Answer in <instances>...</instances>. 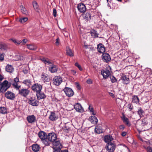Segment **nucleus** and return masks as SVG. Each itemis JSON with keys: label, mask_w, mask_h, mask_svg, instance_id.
<instances>
[{"label": "nucleus", "mask_w": 152, "mask_h": 152, "mask_svg": "<svg viewBox=\"0 0 152 152\" xmlns=\"http://www.w3.org/2000/svg\"><path fill=\"white\" fill-rule=\"evenodd\" d=\"M57 139L56 135L53 132L50 133L47 135L46 142H58V141H56Z\"/></svg>", "instance_id": "f257e3e1"}, {"label": "nucleus", "mask_w": 152, "mask_h": 152, "mask_svg": "<svg viewBox=\"0 0 152 152\" xmlns=\"http://www.w3.org/2000/svg\"><path fill=\"white\" fill-rule=\"evenodd\" d=\"M42 88V85L38 83H35L31 86V89L34 92L36 93L39 92H41Z\"/></svg>", "instance_id": "f03ea898"}, {"label": "nucleus", "mask_w": 152, "mask_h": 152, "mask_svg": "<svg viewBox=\"0 0 152 152\" xmlns=\"http://www.w3.org/2000/svg\"><path fill=\"white\" fill-rule=\"evenodd\" d=\"M18 90L19 91L18 94L24 97H26L30 92V91L28 89V88H23L20 89H19Z\"/></svg>", "instance_id": "7ed1b4c3"}, {"label": "nucleus", "mask_w": 152, "mask_h": 152, "mask_svg": "<svg viewBox=\"0 0 152 152\" xmlns=\"http://www.w3.org/2000/svg\"><path fill=\"white\" fill-rule=\"evenodd\" d=\"M46 145H50L53 149H61L62 145L61 143H45Z\"/></svg>", "instance_id": "20e7f679"}, {"label": "nucleus", "mask_w": 152, "mask_h": 152, "mask_svg": "<svg viewBox=\"0 0 152 152\" xmlns=\"http://www.w3.org/2000/svg\"><path fill=\"white\" fill-rule=\"evenodd\" d=\"M8 83V81L5 80L1 84L0 92H4L8 89L10 87Z\"/></svg>", "instance_id": "39448f33"}, {"label": "nucleus", "mask_w": 152, "mask_h": 152, "mask_svg": "<svg viewBox=\"0 0 152 152\" xmlns=\"http://www.w3.org/2000/svg\"><path fill=\"white\" fill-rule=\"evenodd\" d=\"M105 148L109 152H113L115 149V145L114 143H107Z\"/></svg>", "instance_id": "423d86ee"}, {"label": "nucleus", "mask_w": 152, "mask_h": 152, "mask_svg": "<svg viewBox=\"0 0 152 152\" xmlns=\"http://www.w3.org/2000/svg\"><path fill=\"white\" fill-rule=\"evenodd\" d=\"M53 81L54 85L58 86L62 82V79L60 76H56L53 78Z\"/></svg>", "instance_id": "0eeeda50"}, {"label": "nucleus", "mask_w": 152, "mask_h": 152, "mask_svg": "<svg viewBox=\"0 0 152 152\" xmlns=\"http://www.w3.org/2000/svg\"><path fill=\"white\" fill-rule=\"evenodd\" d=\"M19 82V78L16 77L15 78L14 80L11 81L12 85L13 87L16 89V90H19L21 86L18 85V83Z\"/></svg>", "instance_id": "6e6552de"}, {"label": "nucleus", "mask_w": 152, "mask_h": 152, "mask_svg": "<svg viewBox=\"0 0 152 152\" xmlns=\"http://www.w3.org/2000/svg\"><path fill=\"white\" fill-rule=\"evenodd\" d=\"M28 103L33 106H37L39 105V101L34 97H31L28 99Z\"/></svg>", "instance_id": "1a4fd4ad"}, {"label": "nucleus", "mask_w": 152, "mask_h": 152, "mask_svg": "<svg viewBox=\"0 0 152 152\" xmlns=\"http://www.w3.org/2000/svg\"><path fill=\"white\" fill-rule=\"evenodd\" d=\"M63 90L66 95L69 97H71L74 95V92L70 88L66 87Z\"/></svg>", "instance_id": "9d476101"}, {"label": "nucleus", "mask_w": 152, "mask_h": 152, "mask_svg": "<svg viewBox=\"0 0 152 152\" xmlns=\"http://www.w3.org/2000/svg\"><path fill=\"white\" fill-rule=\"evenodd\" d=\"M83 20L86 22L89 21L91 19V15L90 12H87L82 15Z\"/></svg>", "instance_id": "9b49d317"}, {"label": "nucleus", "mask_w": 152, "mask_h": 152, "mask_svg": "<svg viewBox=\"0 0 152 152\" xmlns=\"http://www.w3.org/2000/svg\"><path fill=\"white\" fill-rule=\"evenodd\" d=\"M58 67L57 65L54 64L53 63L48 67L49 71L51 73L56 72L58 70Z\"/></svg>", "instance_id": "f8f14e48"}, {"label": "nucleus", "mask_w": 152, "mask_h": 152, "mask_svg": "<svg viewBox=\"0 0 152 152\" xmlns=\"http://www.w3.org/2000/svg\"><path fill=\"white\" fill-rule=\"evenodd\" d=\"M101 74L103 76L104 78L106 79L110 75V71L107 69H102L101 71Z\"/></svg>", "instance_id": "ddd939ff"}, {"label": "nucleus", "mask_w": 152, "mask_h": 152, "mask_svg": "<svg viewBox=\"0 0 152 152\" xmlns=\"http://www.w3.org/2000/svg\"><path fill=\"white\" fill-rule=\"evenodd\" d=\"M38 135L42 141L43 140L46 142L47 135L46 133L41 131L39 132Z\"/></svg>", "instance_id": "4468645a"}, {"label": "nucleus", "mask_w": 152, "mask_h": 152, "mask_svg": "<svg viewBox=\"0 0 152 152\" xmlns=\"http://www.w3.org/2000/svg\"><path fill=\"white\" fill-rule=\"evenodd\" d=\"M77 8L78 10L81 13H84L86 10V7L85 5L83 3L79 4L77 6Z\"/></svg>", "instance_id": "2eb2a0df"}, {"label": "nucleus", "mask_w": 152, "mask_h": 152, "mask_svg": "<svg viewBox=\"0 0 152 152\" xmlns=\"http://www.w3.org/2000/svg\"><path fill=\"white\" fill-rule=\"evenodd\" d=\"M102 59L104 62L107 63L110 61L111 58L108 53H105L102 55Z\"/></svg>", "instance_id": "dca6fc26"}, {"label": "nucleus", "mask_w": 152, "mask_h": 152, "mask_svg": "<svg viewBox=\"0 0 152 152\" xmlns=\"http://www.w3.org/2000/svg\"><path fill=\"white\" fill-rule=\"evenodd\" d=\"M32 80L29 79H26L24 80L22 82V83L26 86L28 88H29L31 87Z\"/></svg>", "instance_id": "f3484780"}, {"label": "nucleus", "mask_w": 152, "mask_h": 152, "mask_svg": "<svg viewBox=\"0 0 152 152\" xmlns=\"http://www.w3.org/2000/svg\"><path fill=\"white\" fill-rule=\"evenodd\" d=\"M5 96L8 99H13L15 97V94L11 92L8 91L5 94Z\"/></svg>", "instance_id": "a211bd4d"}, {"label": "nucleus", "mask_w": 152, "mask_h": 152, "mask_svg": "<svg viewBox=\"0 0 152 152\" xmlns=\"http://www.w3.org/2000/svg\"><path fill=\"white\" fill-rule=\"evenodd\" d=\"M121 79L123 83L127 84L129 83L130 80L128 76L126 75H124L121 77Z\"/></svg>", "instance_id": "6ab92c4d"}, {"label": "nucleus", "mask_w": 152, "mask_h": 152, "mask_svg": "<svg viewBox=\"0 0 152 152\" xmlns=\"http://www.w3.org/2000/svg\"><path fill=\"white\" fill-rule=\"evenodd\" d=\"M49 118L51 121H53L56 120L58 118V116L54 112H51Z\"/></svg>", "instance_id": "aec40b11"}, {"label": "nucleus", "mask_w": 152, "mask_h": 152, "mask_svg": "<svg viewBox=\"0 0 152 152\" xmlns=\"http://www.w3.org/2000/svg\"><path fill=\"white\" fill-rule=\"evenodd\" d=\"M74 107L76 110L77 112H82L83 111V109L80 103H76L74 105Z\"/></svg>", "instance_id": "412c9836"}, {"label": "nucleus", "mask_w": 152, "mask_h": 152, "mask_svg": "<svg viewBox=\"0 0 152 152\" xmlns=\"http://www.w3.org/2000/svg\"><path fill=\"white\" fill-rule=\"evenodd\" d=\"M97 49L99 53H103L105 52V48L102 44L100 43L97 45Z\"/></svg>", "instance_id": "4be33fe9"}, {"label": "nucleus", "mask_w": 152, "mask_h": 152, "mask_svg": "<svg viewBox=\"0 0 152 152\" xmlns=\"http://www.w3.org/2000/svg\"><path fill=\"white\" fill-rule=\"evenodd\" d=\"M6 71L10 73H12L14 71V68L13 66L8 64L5 67Z\"/></svg>", "instance_id": "5701e85b"}, {"label": "nucleus", "mask_w": 152, "mask_h": 152, "mask_svg": "<svg viewBox=\"0 0 152 152\" xmlns=\"http://www.w3.org/2000/svg\"><path fill=\"white\" fill-rule=\"evenodd\" d=\"M27 120L29 123H32L35 122L36 118L34 115L28 116Z\"/></svg>", "instance_id": "b1692460"}, {"label": "nucleus", "mask_w": 152, "mask_h": 152, "mask_svg": "<svg viewBox=\"0 0 152 152\" xmlns=\"http://www.w3.org/2000/svg\"><path fill=\"white\" fill-rule=\"evenodd\" d=\"M41 78L44 82H49L50 80V78L48 75L45 73H42L41 75Z\"/></svg>", "instance_id": "393cba45"}, {"label": "nucleus", "mask_w": 152, "mask_h": 152, "mask_svg": "<svg viewBox=\"0 0 152 152\" xmlns=\"http://www.w3.org/2000/svg\"><path fill=\"white\" fill-rule=\"evenodd\" d=\"M89 119L91 123L95 124L97 123L98 120L97 118L95 116L93 115L89 117Z\"/></svg>", "instance_id": "a878e982"}, {"label": "nucleus", "mask_w": 152, "mask_h": 152, "mask_svg": "<svg viewBox=\"0 0 152 152\" xmlns=\"http://www.w3.org/2000/svg\"><path fill=\"white\" fill-rule=\"evenodd\" d=\"M113 140L112 137L110 135H107L104 137V140L105 142H111Z\"/></svg>", "instance_id": "bb28decb"}, {"label": "nucleus", "mask_w": 152, "mask_h": 152, "mask_svg": "<svg viewBox=\"0 0 152 152\" xmlns=\"http://www.w3.org/2000/svg\"><path fill=\"white\" fill-rule=\"evenodd\" d=\"M41 92H39L36 93V95L37 99L38 100H40L44 99L46 97V96L43 93H41Z\"/></svg>", "instance_id": "cd10ccee"}, {"label": "nucleus", "mask_w": 152, "mask_h": 152, "mask_svg": "<svg viewBox=\"0 0 152 152\" xmlns=\"http://www.w3.org/2000/svg\"><path fill=\"white\" fill-rule=\"evenodd\" d=\"M95 131L97 134H100L103 132L102 127L100 125H98L96 126Z\"/></svg>", "instance_id": "c85d7f7f"}, {"label": "nucleus", "mask_w": 152, "mask_h": 152, "mask_svg": "<svg viewBox=\"0 0 152 152\" xmlns=\"http://www.w3.org/2000/svg\"><path fill=\"white\" fill-rule=\"evenodd\" d=\"M121 119L124 123L128 126H130L131 124L129 121V120L128 118L126 117L125 115H123Z\"/></svg>", "instance_id": "c756f323"}, {"label": "nucleus", "mask_w": 152, "mask_h": 152, "mask_svg": "<svg viewBox=\"0 0 152 152\" xmlns=\"http://www.w3.org/2000/svg\"><path fill=\"white\" fill-rule=\"evenodd\" d=\"M66 54L68 55L70 57L74 56V51L70 49L69 47H66Z\"/></svg>", "instance_id": "7c9ffc66"}, {"label": "nucleus", "mask_w": 152, "mask_h": 152, "mask_svg": "<svg viewBox=\"0 0 152 152\" xmlns=\"http://www.w3.org/2000/svg\"><path fill=\"white\" fill-rule=\"evenodd\" d=\"M40 59L45 64H47L50 66L52 64V63L51 62L49 59H46L45 58H40Z\"/></svg>", "instance_id": "2f4dec72"}, {"label": "nucleus", "mask_w": 152, "mask_h": 152, "mask_svg": "<svg viewBox=\"0 0 152 152\" xmlns=\"http://www.w3.org/2000/svg\"><path fill=\"white\" fill-rule=\"evenodd\" d=\"M31 147L32 151L34 152H37L39 150V146L36 143L33 145Z\"/></svg>", "instance_id": "473e14b6"}, {"label": "nucleus", "mask_w": 152, "mask_h": 152, "mask_svg": "<svg viewBox=\"0 0 152 152\" xmlns=\"http://www.w3.org/2000/svg\"><path fill=\"white\" fill-rule=\"evenodd\" d=\"M27 48L29 50H35L37 48V47L34 45L27 44L26 45Z\"/></svg>", "instance_id": "72a5a7b5"}, {"label": "nucleus", "mask_w": 152, "mask_h": 152, "mask_svg": "<svg viewBox=\"0 0 152 152\" xmlns=\"http://www.w3.org/2000/svg\"><path fill=\"white\" fill-rule=\"evenodd\" d=\"M20 7L21 11L23 14L26 15H29V13L28 11L22 5H21Z\"/></svg>", "instance_id": "f704fd0d"}, {"label": "nucleus", "mask_w": 152, "mask_h": 152, "mask_svg": "<svg viewBox=\"0 0 152 152\" xmlns=\"http://www.w3.org/2000/svg\"><path fill=\"white\" fill-rule=\"evenodd\" d=\"M7 48V46L6 44L2 42L0 43V49L1 50H6Z\"/></svg>", "instance_id": "c9c22d12"}, {"label": "nucleus", "mask_w": 152, "mask_h": 152, "mask_svg": "<svg viewBox=\"0 0 152 152\" xmlns=\"http://www.w3.org/2000/svg\"><path fill=\"white\" fill-rule=\"evenodd\" d=\"M90 33L92 37L93 38L98 37V34L97 33V31L94 30H91Z\"/></svg>", "instance_id": "e433bc0d"}, {"label": "nucleus", "mask_w": 152, "mask_h": 152, "mask_svg": "<svg viewBox=\"0 0 152 152\" xmlns=\"http://www.w3.org/2000/svg\"><path fill=\"white\" fill-rule=\"evenodd\" d=\"M139 100L137 96H133L132 102L133 103L137 104L139 103Z\"/></svg>", "instance_id": "4c0bfd02"}, {"label": "nucleus", "mask_w": 152, "mask_h": 152, "mask_svg": "<svg viewBox=\"0 0 152 152\" xmlns=\"http://www.w3.org/2000/svg\"><path fill=\"white\" fill-rule=\"evenodd\" d=\"M7 113V110L5 107H0V113L1 114H6Z\"/></svg>", "instance_id": "58836bf2"}, {"label": "nucleus", "mask_w": 152, "mask_h": 152, "mask_svg": "<svg viewBox=\"0 0 152 152\" xmlns=\"http://www.w3.org/2000/svg\"><path fill=\"white\" fill-rule=\"evenodd\" d=\"M32 5L35 10L37 11H38L39 5L37 2L35 1H33L32 2Z\"/></svg>", "instance_id": "ea45409f"}, {"label": "nucleus", "mask_w": 152, "mask_h": 152, "mask_svg": "<svg viewBox=\"0 0 152 152\" xmlns=\"http://www.w3.org/2000/svg\"><path fill=\"white\" fill-rule=\"evenodd\" d=\"M137 114L140 117H142L143 116L144 112L141 107L139 108V109L137 111Z\"/></svg>", "instance_id": "a19ab883"}, {"label": "nucleus", "mask_w": 152, "mask_h": 152, "mask_svg": "<svg viewBox=\"0 0 152 152\" xmlns=\"http://www.w3.org/2000/svg\"><path fill=\"white\" fill-rule=\"evenodd\" d=\"M88 109L91 114L94 115H96V113L94 112L93 108L92 107H91L90 105L88 107Z\"/></svg>", "instance_id": "79ce46f5"}, {"label": "nucleus", "mask_w": 152, "mask_h": 152, "mask_svg": "<svg viewBox=\"0 0 152 152\" xmlns=\"http://www.w3.org/2000/svg\"><path fill=\"white\" fill-rule=\"evenodd\" d=\"M110 78L111 82L112 83H115L116 82L117 79L113 75H110Z\"/></svg>", "instance_id": "37998d69"}, {"label": "nucleus", "mask_w": 152, "mask_h": 152, "mask_svg": "<svg viewBox=\"0 0 152 152\" xmlns=\"http://www.w3.org/2000/svg\"><path fill=\"white\" fill-rule=\"evenodd\" d=\"M28 20V18H20L19 19V21L20 22L23 23L26 22Z\"/></svg>", "instance_id": "c03bdc74"}, {"label": "nucleus", "mask_w": 152, "mask_h": 152, "mask_svg": "<svg viewBox=\"0 0 152 152\" xmlns=\"http://www.w3.org/2000/svg\"><path fill=\"white\" fill-rule=\"evenodd\" d=\"M11 39L16 45H19L20 44V40H17L15 39Z\"/></svg>", "instance_id": "a18cd8bd"}, {"label": "nucleus", "mask_w": 152, "mask_h": 152, "mask_svg": "<svg viewBox=\"0 0 152 152\" xmlns=\"http://www.w3.org/2000/svg\"><path fill=\"white\" fill-rule=\"evenodd\" d=\"M144 148L148 152H152V148L150 146H148L147 147L144 146Z\"/></svg>", "instance_id": "49530a36"}, {"label": "nucleus", "mask_w": 152, "mask_h": 152, "mask_svg": "<svg viewBox=\"0 0 152 152\" xmlns=\"http://www.w3.org/2000/svg\"><path fill=\"white\" fill-rule=\"evenodd\" d=\"M70 130V128L69 127L65 126L64 128V131L66 133H68L69 132V130Z\"/></svg>", "instance_id": "de8ad7c7"}, {"label": "nucleus", "mask_w": 152, "mask_h": 152, "mask_svg": "<svg viewBox=\"0 0 152 152\" xmlns=\"http://www.w3.org/2000/svg\"><path fill=\"white\" fill-rule=\"evenodd\" d=\"M4 54L3 53H0V61H2L4 59Z\"/></svg>", "instance_id": "09e8293b"}, {"label": "nucleus", "mask_w": 152, "mask_h": 152, "mask_svg": "<svg viewBox=\"0 0 152 152\" xmlns=\"http://www.w3.org/2000/svg\"><path fill=\"white\" fill-rule=\"evenodd\" d=\"M75 65L77 66L80 71H82L83 69L81 67V66L77 62H76L75 64Z\"/></svg>", "instance_id": "8fccbe9b"}, {"label": "nucleus", "mask_w": 152, "mask_h": 152, "mask_svg": "<svg viewBox=\"0 0 152 152\" xmlns=\"http://www.w3.org/2000/svg\"><path fill=\"white\" fill-rule=\"evenodd\" d=\"M133 106L132 104H129L128 105L127 107L129 110L130 111H131L133 108Z\"/></svg>", "instance_id": "3c124183"}, {"label": "nucleus", "mask_w": 152, "mask_h": 152, "mask_svg": "<svg viewBox=\"0 0 152 152\" xmlns=\"http://www.w3.org/2000/svg\"><path fill=\"white\" fill-rule=\"evenodd\" d=\"M140 121L141 122V125L142 126H144L147 124V123L145 119H141L140 120Z\"/></svg>", "instance_id": "603ef678"}, {"label": "nucleus", "mask_w": 152, "mask_h": 152, "mask_svg": "<svg viewBox=\"0 0 152 152\" xmlns=\"http://www.w3.org/2000/svg\"><path fill=\"white\" fill-rule=\"evenodd\" d=\"M27 40L26 39H23L22 41L20 40V44L21 45H25L27 42Z\"/></svg>", "instance_id": "864d4df0"}, {"label": "nucleus", "mask_w": 152, "mask_h": 152, "mask_svg": "<svg viewBox=\"0 0 152 152\" xmlns=\"http://www.w3.org/2000/svg\"><path fill=\"white\" fill-rule=\"evenodd\" d=\"M57 11L55 9H53V15L54 17L56 16Z\"/></svg>", "instance_id": "5fc2aeb1"}, {"label": "nucleus", "mask_w": 152, "mask_h": 152, "mask_svg": "<svg viewBox=\"0 0 152 152\" xmlns=\"http://www.w3.org/2000/svg\"><path fill=\"white\" fill-rule=\"evenodd\" d=\"M56 42H55V45L57 46L59 45V39L58 37L57 38L56 40Z\"/></svg>", "instance_id": "6e6d98bb"}, {"label": "nucleus", "mask_w": 152, "mask_h": 152, "mask_svg": "<svg viewBox=\"0 0 152 152\" xmlns=\"http://www.w3.org/2000/svg\"><path fill=\"white\" fill-rule=\"evenodd\" d=\"M86 83L88 84H92L93 83V82L91 79H88L86 81Z\"/></svg>", "instance_id": "4d7b16f0"}, {"label": "nucleus", "mask_w": 152, "mask_h": 152, "mask_svg": "<svg viewBox=\"0 0 152 152\" xmlns=\"http://www.w3.org/2000/svg\"><path fill=\"white\" fill-rule=\"evenodd\" d=\"M53 152H61V149H53Z\"/></svg>", "instance_id": "13d9d810"}, {"label": "nucleus", "mask_w": 152, "mask_h": 152, "mask_svg": "<svg viewBox=\"0 0 152 152\" xmlns=\"http://www.w3.org/2000/svg\"><path fill=\"white\" fill-rule=\"evenodd\" d=\"M125 126L124 125H121L119 126V128L121 130H123Z\"/></svg>", "instance_id": "bf43d9fd"}, {"label": "nucleus", "mask_w": 152, "mask_h": 152, "mask_svg": "<svg viewBox=\"0 0 152 152\" xmlns=\"http://www.w3.org/2000/svg\"><path fill=\"white\" fill-rule=\"evenodd\" d=\"M76 86L77 88L78 89L80 90L81 89L80 85L79 83H76Z\"/></svg>", "instance_id": "052dcab7"}, {"label": "nucleus", "mask_w": 152, "mask_h": 152, "mask_svg": "<svg viewBox=\"0 0 152 152\" xmlns=\"http://www.w3.org/2000/svg\"><path fill=\"white\" fill-rule=\"evenodd\" d=\"M24 73L26 74L28 73V71L26 69H24L23 71Z\"/></svg>", "instance_id": "680f3d73"}, {"label": "nucleus", "mask_w": 152, "mask_h": 152, "mask_svg": "<svg viewBox=\"0 0 152 152\" xmlns=\"http://www.w3.org/2000/svg\"><path fill=\"white\" fill-rule=\"evenodd\" d=\"M126 134V132H123L121 133V135L123 136H124Z\"/></svg>", "instance_id": "e2e57ef3"}, {"label": "nucleus", "mask_w": 152, "mask_h": 152, "mask_svg": "<svg viewBox=\"0 0 152 152\" xmlns=\"http://www.w3.org/2000/svg\"><path fill=\"white\" fill-rule=\"evenodd\" d=\"M71 72H72V73L74 75H75L76 73V71L74 70H71Z\"/></svg>", "instance_id": "0e129e2a"}, {"label": "nucleus", "mask_w": 152, "mask_h": 152, "mask_svg": "<svg viewBox=\"0 0 152 152\" xmlns=\"http://www.w3.org/2000/svg\"><path fill=\"white\" fill-rule=\"evenodd\" d=\"M3 79V77L0 74V81L2 80Z\"/></svg>", "instance_id": "69168bd1"}, {"label": "nucleus", "mask_w": 152, "mask_h": 152, "mask_svg": "<svg viewBox=\"0 0 152 152\" xmlns=\"http://www.w3.org/2000/svg\"><path fill=\"white\" fill-rule=\"evenodd\" d=\"M84 46L86 49H87L88 48L89 46L87 45H85Z\"/></svg>", "instance_id": "338daca9"}, {"label": "nucleus", "mask_w": 152, "mask_h": 152, "mask_svg": "<svg viewBox=\"0 0 152 152\" xmlns=\"http://www.w3.org/2000/svg\"><path fill=\"white\" fill-rule=\"evenodd\" d=\"M61 152H68V151L67 150H65L62 151L61 150Z\"/></svg>", "instance_id": "774afa93"}]
</instances>
